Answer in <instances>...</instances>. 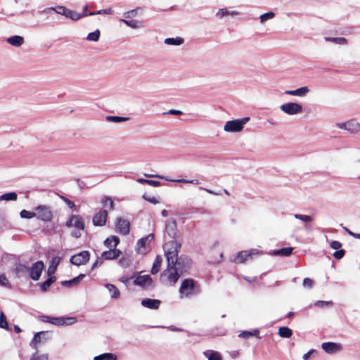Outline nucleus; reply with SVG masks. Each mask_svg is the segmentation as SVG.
Wrapping results in <instances>:
<instances>
[{"mask_svg":"<svg viewBox=\"0 0 360 360\" xmlns=\"http://www.w3.org/2000/svg\"><path fill=\"white\" fill-rule=\"evenodd\" d=\"M179 266H168L160 274V281L165 285H173L179 280Z\"/></svg>","mask_w":360,"mask_h":360,"instance_id":"obj_3","label":"nucleus"},{"mask_svg":"<svg viewBox=\"0 0 360 360\" xmlns=\"http://www.w3.org/2000/svg\"><path fill=\"white\" fill-rule=\"evenodd\" d=\"M46 335L47 332L45 331L37 333L30 343V347L35 349H37L38 344L44 343L46 342L47 339L46 337Z\"/></svg>","mask_w":360,"mask_h":360,"instance_id":"obj_15","label":"nucleus"},{"mask_svg":"<svg viewBox=\"0 0 360 360\" xmlns=\"http://www.w3.org/2000/svg\"><path fill=\"white\" fill-rule=\"evenodd\" d=\"M281 110L288 115H295L302 112V105L297 103L289 102L282 104Z\"/></svg>","mask_w":360,"mask_h":360,"instance_id":"obj_7","label":"nucleus"},{"mask_svg":"<svg viewBox=\"0 0 360 360\" xmlns=\"http://www.w3.org/2000/svg\"><path fill=\"white\" fill-rule=\"evenodd\" d=\"M276 14L273 11H269L262 14L259 16V22L262 25L265 24V22L268 20H272L275 17Z\"/></svg>","mask_w":360,"mask_h":360,"instance_id":"obj_39","label":"nucleus"},{"mask_svg":"<svg viewBox=\"0 0 360 360\" xmlns=\"http://www.w3.org/2000/svg\"><path fill=\"white\" fill-rule=\"evenodd\" d=\"M117 357L112 353H103L94 356V360H117Z\"/></svg>","mask_w":360,"mask_h":360,"instance_id":"obj_37","label":"nucleus"},{"mask_svg":"<svg viewBox=\"0 0 360 360\" xmlns=\"http://www.w3.org/2000/svg\"><path fill=\"white\" fill-rule=\"evenodd\" d=\"M154 239V236L150 233L145 237L140 238L137 242V250L140 253H143L141 248L146 247L147 243H150Z\"/></svg>","mask_w":360,"mask_h":360,"instance_id":"obj_23","label":"nucleus"},{"mask_svg":"<svg viewBox=\"0 0 360 360\" xmlns=\"http://www.w3.org/2000/svg\"><path fill=\"white\" fill-rule=\"evenodd\" d=\"M330 246L332 249L338 250L342 247V243L338 240H333L330 243Z\"/></svg>","mask_w":360,"mask_h":360,"instance_id":"obj_59","label":"nucleus"},{"mask_svg":"<svg viewBox=\"0 0 360 360\" xmlns=\"http://www.w3.org/2000/svg\"><path fill=\"white\" fill-rule=\"evenodd\" d=\"M51 11H54L57 14L63 15L66 18L71 19L73 21H77L82 18L89 15V13H79L75 11L67 8L63 6H57L55 7H49L39 11L41 13L50 14Z\"/></svg>","mask_w":360,"mask_h":360,"instance_id":"obj_2","label":"nucleus"},{"mask_svg":"<svg viewBox=\"0 0 360 360\" xmlns=\"http://www.w3.org/2000/svg\"><path fill=\"white\" fill-rule=\"evenodd\" d=\"M112 13H113L112 9L109 8H106V9L99 10V11H97L95 12H89V15H101V14L110 15V14H112Z\"/></svg>","mask_w":360,"mask_h":360,"instance_id":"obj_50","label":"nucleus"},{"mask_svg":"<svg viewBox=\"0 0 360 360\" xmlns=\"http://www.w3.org/2000/svg\"><path fill=\"white\" fill-rule=\"evenodd\" d=\"M314 305L316 307H321V308L328 307H330L333 305V302L332 301L319 300L314 303Z\"/></svg>","mask_w":360,"mask_h":360,"instance_id":"obj_51","label":"nucleus"},{"mask_svg":"<svg viewBox=\"0 0 360 360\" xmlns=\"http://www.w3.org/2000/svg\"><path fill=\"white\" fill-rule=\"evenodd\" d=\"M309 89L307 86H302L295 90H286L284 94L290 96H295L299 97H304L309 92Z\"/></svg>","mask_w":360,"mask_h":360,"instance_id":"obj_19","label":"nucleus"},{"mask_svg":"<svg viewBox=\"0 0 360 360\" xmlns=\"http://www.w3.org/2000/svg\"><path fill=\"white\" fill-rule=\"evenodd\" d=\"M6 41L13 46L20 47L24 44L25 39L20 35H14L7 38Z\"/></svg>","mask_w":360,"mask_h":360,"instance_id":"obj_24","label":"nucleus"},{"mask_svg":"<svg viewBox=\"0 0 360 360\" xmlns=\"http://www.w3.org/2000/svg\"><path fill=\"white\" fill-rule=\"evenodd\" d=\"M168 114L179 115L182 114V112L181 110H169Z\"/></svg>","mask_w":360,"mask_h":360,"instance_id":"obj_64","label":"nucleus"},{"mask_svg":"<svg viewBox=\"0 0 360 360\" xmlns=\"http://www.w3.org/2000/svg\"><path fill=\"white\" fill-rule=\"evenodd\" d=\"M18 198V195L16 194V193L15 192H10V193H4L3 195H1L0 196V201H3V200H5V201H9V200H13V201H15Z\"/></svg>","mask_w":360,"mask_h":360,"instance_id":"obj_40","label":"nucleus"},{"mask_svg":"<svg viewBox=\"0 0 360 360\" xmlns=\"http://www.w3.org/2000/svg\"><path fill=\"white\" fill-rule=\"evenodd\" d=\"M345 254V251L344 250H338L333 253V257L337 259H342Z\"/></svg>","mask_w":360,"mask_h":360,"instance_id":"obj_57","label":"nucleus"},{"mask_svg":"<svg viewBox=\"0 0 360 360\" xmlns=\"http://www.w3.org/2000/svg\"><path fill=\"white\" fill-rule=\"evenodd\" d=\"M56 280V278L55 276H51L46 281L41 283V290L42 291H46Z\"/></svg>","mask_w":360,"mask_h":360,"instance_id":"obj_43","label":"nucleus"},{"mask_svg":"<svg viewBox=\"0 0 360 360\" xmlns=\"http://www.w3.org/2000/svg\"><path fill=\"white\" fill-rule=\"evenodd\" d=\"M195 284L194 280L191 278L184 279L179 288V294L181 298L191 297L195 293Z\"/></svg>","mask_w":360,"mask_h":360,"instance_id":"obj_6","label":"nucleus"},{"mask_svg":"<svg viewBox=\"0 0 360 360\" xmlns=\"http://www.w3.org/2000/svg\"><path fill=\"white\" fill-rule=\"evenodd\" d=\"M337 127L340 129H345L347 131V122L338 123Z\"/></svg>","mask_w":360,"mask_h":360,"instance_id":"obj_63","label":"nucleus"},{"mask_svg":"<svg viewBox=\"0 0 360 360\" xmlns=\"http://www.w3.org/2000/svg\"><path fill=\"white\" fill-rule=\"evenodd\" d=\"M129 259L127 257H122L119 260V264L123 267H127L129 265Z\"/></svg>","mask_w":360,"mask_h":360,"instance_id":"obj_58","label":"nucleus"},{"mask_svg":"<svg viewBox=\"0 0 360 360\" xmlns=\"http://www.w3.org/2000/svg\"><path fill=\"white\" fill-rule=\"evenodd\" d=\"M61 198L70 209L74 210L75 208V204L72 201L65 197H61Z\"/></svg>","mask_w":360,"mask_h":360,"instance_id":"obj_60","label":"nucleus"},{"mask_svg":"<svg viewBox=\"0 0 360 360\" xmlns=\"http://www.w3.org/2000/svg\"><path fill=\"white\" fill-rule=\"evenodd\" d=\"M278 335L281 338H289L292 335V331L290 328L286 326L280 327L278 329Z\"/></svg>","mask_w":360,"mask_h":360,"instance_id":"obj_35","label":"nucleus"},{"mask_svg":"<svg viewBox=\"0 0 360 360\" xmlns=\"http://www.w3.org/2000/svg\"><path fill=\"white\" fill-rule=\"evenodd\" d=\"M179 259H181V269H179V271H186L187 268H189L191 264V259L187 257H180Z\"/></svg>","mask_w":360,"mask_h":360,"instance_id":"obj_41","label":"nucleus"},{"mask_svg":"<svg viewBox=\"0 0 360 360\" xmlns=\"http://www.w3.org/2000/svg\"><path fill=\"white\" fill-rule=\"evenodd\" d=\"M85 276V274H81L78 276L72 279L71 283H72V285H77Z\"/></svg>","mask_w":360,"mask_h":360,"instance_id":"obj_56","label":"nucleus"},{"mask_svg":"<svg viewBox=\"0 0 360 360\" xmlns=\"http://www.w3.org/2000/svg\"><path fill=\"white\" fill-rule=\"evenodd\" d=\"M141 11L140 8H136L135 9L130 10L124 13L123 15L126 18H131L134 17H136L139 15V11Z\"/></svg>","mask_w":360,"mask_h":360,"instance_id":"obj_45","label":"nucleus"},{"mask_svg":"<svg viewBox=\"0 0 360 360\" xmlns=\"http://www.w3.org/2000/svg\"><path fill=\"white\" fill-rule=\"evenodd\" d=\"M240 15V12L238 11H230L227 8H223L218 10L216 13V17L218 19H224L227 16H236Z\"/></svg>","mask_w":360,"mask_h":360,"instance_id":"obj_21","label":"nucleus"},{"mask_svg":"<svg viewBox=\"0 0 360 360\" xmlns=\"http://www.w3.org/2000/svg\"><path fill=\"white\" fill-rule=\"evenodd\" d=\"M144 176H146V177H155V178L164 179L163 176H160V175H153V174H144ZM165 179H166L167 181H174V182H179V183H183V184H188V182H189L188 179H174V180H173V179H168L167 178H165Z\"/></svg>","mask_w":360,"mask_h":360,"instance_id":"obj_42","label":"nucleus"},{"mask_svg":"<svg viewBox=\"0 0 360 360\" xmlns=\"http://www.w3.org/2000/svg\"><path fill=\"white\" fill-rule=\"evenodd\" d=\"M130 118L129 117H120V116H112V115H108L105 117V120L109 122H113V123H119V122H127L129 120Z\"/></svg>","mask_w":360,"mask_h":360,"instance_id":"obj_32","label":"nucleus"},{"mask_svg":"<svg viewBox=\"0 0 360 360\" xmlns=\"http://www.w3.org/2000/svg\"><path fill=\"white\" fill-rule=\"evenodd\" d=\"M7 279L4 275L0 276V285L3 286H6L7 284Z\"/></svg>","mask_w":360,"mask_h":360,"instance_id":"obj_62","label":"nucleus"},{"mask_svg":"<svg viewBox=\"0 0 360 360\" xmlns=\"http://www.w3.org/2000/svg\"><path fill=\"white\" fill-rule=\"evenodd\" d=\"M121 21L123 22L127 26L133 29H138L143 27V23L136 20H128L122 19Z\"/></svg>","mask_w":360,"mask_h":360,"instance_id":"obj_36","label":"nucleus"},{"mask_svg":"<svg viewBox=\"0 0 360 360\" xmlns=\"http://www.w3.org/2000/svg\"><path fill=\"white\" fill-rule=\"evenodd\" d=\"M294 217L297 219L301 220L304 223H309L311 221L312 219L309 215H304V214H295L294 215Z\"/></svg>","mask_w":360,"mask_h":360,"instance_id":"obj_49","label":"nucleus"},{"mask_svg":"<svg viewBox=\"0 0 360 360\" xmlns=\"http://www.w3.org/2000/svg\"><path fill=\"white\" fill-rule=\"evenodd\" d=\"M119 243V238L115 236L106 238L104 241L105 245L109 249H115Z\"/></svg>","mask_w":360,"mask_h":360,"instance_id":"obj_25","label":"nucleus"},{"mask_svg":"<svg viewBox=\"0 0 360 360\" xmlns=\"http://www.w3.org/2000/svg\"><path fill=\"white\" fill-rule=\"evenodd\" d=\"M44 266L42 261H38L33 264L30 268V278L34 281H38L44 269Z\"/></svg>","mask_w":360,"mask_h":360,"instance_id":"obj_11","label":"nucleus"},{"mask_svg":"<svg viewBox=\"0 0 360 360\" xmlns=\"http://www.w3.org/2000/svg\"><path fill=\"white\" fill-rule=\"evenodd\" d=\"M181 247V244L174 240L169 241L164 245L163 248L168 266H179V269H181V265L182 259H179V257H178Z\"/></svg>","mask_w":360,"mask_h":360,"instance_id":"obj_1","label":"nucleus"},{"mask_svg":"<svg viewBox=\"0 0 360 360\" xmlns=\"http://www.w3.org/2000/svg\"><path fill=\"white\" fill-rule=\"evenodd\" d=\"M0 328L7 330H10L6 318L2 311L0 312Z\"/></svg>","mask_w":360,"mask_h":360,"instance_id":"obj_47","label":"nucleus"},{"mask_svg":"<svg viewBox=\"0 0 360 360\" xmlns=\"http://www.w3.org/2000/svg\"><path fill=\"white\" fill-rule=\"evenodd\" d=\"M142 198H143L145 200H146V201H148V202H150V203H152V204H154V205H156V204H158V203H160V200H159L158 199H157V198H156L155 197H154V196H148V195H147L146 194H143V196H142Z\"/></svg>","mask_w":360,"mask_h":360,"instance_id":"obj_53","label":"nucleus"},{"mask_svg":"<svg viewBox=\"0 0 360 360\" xmlns=\"http://www.w3.org/2000/svg\"><path fill=\"white\" fill-rule=\"evenodd\" d=\"M203 354L208 360H222L221 355L217 352L213 350H207L203 352Z\"/></svg>","mask_w":360,"mask_h":360,"instance_id":"obj_33","label":"nucleus"},{"mask_svg":"<svg viewBox=\"0 0 360 360\" xmlns=\"http://www.w3.org/2000/svg\"><path fill=\"white\" fill-rule=\"evenodd\" d=\"M318 352L314 349H309L307 353L304 354L302 356L303 360H310L311 359L315 357Z\"/></svg>","mask_w":360,"mask_h":360,"instance_id":"obj_48","label":"nucleus"},{"mask_svg":"<svg viewBox=\"0 0 360 360\" xmlns=\"http://www.w3.org/2000/svg\"><path fill=\"white\" fill-rule=\"evenodd\" d=\"M108 217V212L106 210H103L97 212L93 217V224L96 226H103L105 224Z\"/></svg>","mask_w":360,"mask_h":360,"instance_id":"obj_12","label":"nucleus"},{"mask_svg":"<svg viewBox=\"0 0 360 360\" xmlns=\"http://www.w3.org/2000/svg\"><path fill=\"white\" fill-rule=\"evenodd\" d=\"M130 224L128 220L121 217L117 219L116 231L122 235H127L129 232Z\"/></svg>","mask_w":360,"mask_h":360,"instance_id":"obj_14","label":"nucleus"},{"mask_svg":"<svg viewBox=\"0 0 360 360\" xmlns=\"http://www.w3.org/2000/svg\"><path fill=\"white\" fill-rule=\"evenodd\" d=\"M122 252L118 249H109L101 254V259L104 260L114 259L120 257Z\"/></svg>","mask_w":360,"mask_h":360,"instance_id":"obj_20","label":"nucleus"},{"mask_svg":"<svg viewBox=\"0 0 360 360\" xmlns=\"http://www.w3.org/2000/svg\"><path fill=\"white\" fill-rule=\"evenodd\" d=\"M162 262V257L159 255H157L151 268L152 274H156L158 273V271H160V267L161 266Z\"/></svg>","mask_w":360,"mask_h":360,"instance_id":"obj_34","label":"nucleus"},{"mask_svg":"<svg viewBox=\"0 0 360 360\" xmlns=\"http://www.w3.org/2000/svg\"><path fill=\"white\" fill-rule=\"evenodd\" d=\"M101 203L106 208L112 210L114 207V202L110 197H104L101 200Z\"/></svg>","mask_w":360,"mask_h":360,"instance_id":"obj_46","label":"nucleus"},{"mask_svg":"<svg viewBox=\"0 0 360 360\" xmlns=\"http://www.w3.org/2000/svg\"><path fill=\"white\" fill-rule=\"evenodd\" d=\"M100 35H101V32H100L99 30H96L93 32H90L87 35L86 39L88 41H97L99 39Z\"/></svg>","mask_w":360,"mask_h":360,"instance_id":"obj_44","label":"nucleus"},{"mask_svg":"<svg viewBox=\"0 0 360 360\" xmlns=\"http://www.w3.org/2000/svg\"><path fill=\"white\" fill-rule=\"evenodd\" d=\"M252 336H255L257 338H260V337H259V330L258 329H255V330H253L252 331L244 330V331H242L239 334V337L242 338H244V339H248V338H250Z\"/></svg>","mask_w":360,"mask_h":360,"instance_id":"obj_29","label":"nucleus"},{"mask_svg":"<svg viewBox=\"0 0 360 360\" xmlns=\"http://www.w3.org/2000/svg\"><path fill=\"white\" fill-rule=\"evenodd\" d=\"M65 226L68 228L74 227L75 229L72 231L71 235L78 238L82 236L81 231L84 229V220L80 215L72 214L66 221Z\"/></svg>","mask_w":360,"mask_h":360,"instance_id":"obj_4","label":"nucleus"},{"mask_svg":"<svg viewBox=\"0 0 360 360\" xmlns=\"http://www.w3.org/2000/svg\"><path fill=\"white\" fill-rule=\"evenodd\" d=\"M105 287L108 290L110 293H111L110 297L112 299H116L120 297V291L114 285L107 283L105 285Z\"/></svg>","mask_w":360,"mask_h":360,"instance_id":"obj_31","label":"nucleus"},{"mask_svg":"<svg viewBox=\"0 0 360 360\" xmlns=\"http://www.w3.org/2000/svg\"><path fill=\"white\" fill-rule=\"evenodd\" d=\"M48 354L38 355L37 353H34L32 355L30 360H48Z\"/></svg>","mask_w":360,"mask_h":360,"instance_id":"obj_54","label":"nucleus"},{"mask_svg":"<svg viewBox=\"0 0 360 360\" xmlns=\"http://www.w3.org/2000/svg\"><path fill=\"white\" fill-rule=\"evenodd\" d=\"M258 250L252 249L250 251H241L239 252L234 259L236 263H244L248 261V259H252L253 255L258 254Z\"/></svg>","mask_w":360,"mask_h":360,"instance_id":"obj_10","label":"nucleus"},{"mask_svg":"<svg viewBox=\"0 0 360 360\" xmlns=\"http://www.w3.org/2000/svg\"><path fill=\"white\" fill-rule=\"evenodd\" d=\"M292 248H284L278 250H274L272 255L278 256H289L292 254Z\"/></svg>","mask_w":360,"mask_h":360,"instance_id":"obj_38","label":"nucleus"},{"mask_svg":"<svg viewBox=\"0 0 360 360\" xmlns=\"http://www.w3.org/2000/svg\"><path fill=\"white\" fill-rule=\"evenodd\" d=\"M184 42V39L182 37H177L175 38H166L164 40V43L169 46H181Z\"/></svg>","mask_w":360,"mask_h":360,"instance_id":"obj_28","label":"nucleus"},{"mask_svg":"<svg viewBox=\"0 0 360 360\" xmlns=\"http://www.w3.org/2000/svg\"><path fill=\"white\" fill-rule=\"evenodd\" d=\"M135 285L142 286L143 288L153 287V281L149 275L139 276L134 281Z\"/></svg>","mask_w":360,"mask_h":360,"instance_id":"obj_17","label":"nucleus"},{"mask_svg":"<svg viewBox=\"0 0 360 360\" xmlns=\"http://www.w3.org/2000/svg\"><path fill=\"white\" fill-rule=\"evenodd\" d=\"M147 184L152 186L153 187H158V186H160V182L158 181H154V180H148L147 182Z\"/></svg>","mask_w":360,"mask_h":360,"instance_id":"obj_61","label":"nucleus"},{"mask_svg":"<svg viewBox=\"0 0 360 360\" xmlns=\"http://www.w3.org/2000/svg\"><path fill=\"white\" fill-rule=\"evenodd\" d=\"M322 349L327 353L331 354L340 350L341 347L339 344L328 342H323L321 345Z\"/></svg>","mask_w":360,"mask_h":360,"instance_id":"obj_22","label":"nucleus"},{"mask_svg":"<svg viewBox=\"0 0 360 360\" xmlns=\"http://www.w3.org/2000/svg\"><path fill=\"white\" fill-rule=\"evenodd\" d=\"M36 216V214L34 212H29L27 210H22L21 212H20V217L22 218H25V219H31L34 217Z\"/></svg>","mask_w":360,"mask_h":360,"instance_id":"obj_52","label":"nucleus"},{"mask_svg":"<svg viewBox=\"0 0 360 360\" xmlns=\"http://www.w3.org/2000/svg\"><path fill=\"white\" fill-rule=\"evenodd\" d=\"M360 129V124L354 120L347 122V131L352 134H356Z\"/></svg>","mask_w":360,"mask_h":360,"instance_id":"obj_27","label":"nucleus"},{"mask_svg":"<svg viewBox=\"0 0 360 360\" xmlns=\"http://www.w3.org/2000/svg\"><path fill=\"white\" fill-rule=\"evenodd\" d=\"M90 254L88 251H82L71 257L70 261L75 266H80L86 264L89 260Z\"/></svg>","mask_w":360,"mask_h":360,"instance_id":"obj_9","label":"nucleus"},{"mask_svg":"<svg viewBox=\"0 0 360 360\" xmlns=\"http://www.w3.org/2000/svg\"><path fill=\"white\" fill-rule=\"evenodd\" d=\"M160 304V300L157 299L145 298L141 300V305L150 309H158Z\"/></svg>","mask_w":360,"mask_h":360,"instance_id":"obj_18","label":"nucleus"},{"mask_svg":"<svg viewBox=\"0 0 360 360\" xmlns=\"http://www.w3.org/2000/svg\"><path fill=\"white\" fill-rule=\"evenodd\" d=\"M60 262V258L58 257H54L52 258L51 264L48 268L47 274L49 276H51L55 274L57 266Z\"/></svg>","mask_w":360,"mask_h":360,"instance_id":"obj_26","label":"nucleus"},{"mask_svg":"<svg viewBox=\"0 0 360 360\" xmlns=\"http://www.w3.org/2000/svg\"><path fill=\"white\" fill-rule=\"evenodd\" d=\"M75 317H52L51 323L55 326H70L76 323Z\"/></svg>","mask_w":360,"mask_h":360,"instance_id":"obj_13","label":"nucleus"},{"mask_svg":"<svg viewBox=\"0 0 360 360\" xmlns=\"http://www.w3.org/2000/svg\"><path fill=\"white\" fill-rule=\"evenodd\" d=\"M37 217L44 221H50L53 217L50 207L45 205H39L35 208Z\"/></svg>","mask_w":360,"mask_h":360,"instance_id":"obj_8","label":"nucleus"},{"mask_svg":"<svg viewBox=\"0 0 360 360\" xmlns=\"http://www.w3.org/2000/svg\"><path fill=\"white\" fill-rule=\"evenodd\" d=\"M167 233L171 238H175L177 233L176 222L174 219H169L165 223Z\"/></svg>","mask_w":360,"mask_h":360,"instance_id":"obj_16","label":"nucleus"},{"mask_svg":"<svg viewBox=\"0 0 360 360\" xmlns=\"http://www.w3.org/2000/svg\"><path fill=\"white\" fill-rule=\"evenodd\" d=\"M303 286L307 288H311L313 287L314 282L309 278H305L303 280Z\"/></svg>","mask_w":360,"mask_h":360,"instance_id":"obj_55","label":"nucleus"},{"mask_svg":"<svg viewBox=\"0 0 360 360\" xmlns=\"http://www.w3.org/2000/svg\"><path fill=\"white\" fill-rule=\"evenodd\" d=\"M250 120L249 117H245L241 119H236L228 121L224 126V130L226 132L237 133L241 131L244 125Z\"/></svg>","mask_w":360,"mask_h":360,"instance_id":"obj_5","label":"nucleus"},{"mask_svg":"<svg viewBox=\"0 0 360 360\" xmlns=\"http://www.w3.org/2000/svg\"><path fill=\"white\" fill-rule=\"evenodd\" d=\"M324 40L326 41L333 42L336 44L339 45H346L347 44V40L345 37H325Z\"/></svg>","mask_w":360,"mask_h":360,"instance_id":"obj_30","label":"nucleus"}]
</instances>
